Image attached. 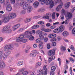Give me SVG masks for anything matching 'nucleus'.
Here are the masks:
<instances>
[{
	"label": "nucleus",
	"mask_w": 75,
	"mask_h": 75,
	"mask_svg": "<svg viewBox=\"0 0 75 75\" xmlns=\"http://www.w3.org/2000/svg\"><path fill=\"white\" fill-rule=\"evenodd\" d=\"M69 35V32L67 31H64L62 33V35L63 37H67Z\"/></svg>",
	"instance_id": "17"
},
{
	"label": "nucleus",
	"mask_w": 75,
	"mask_h": 75,
	"mask_svg": "<svg viewBox=\"0 0 75 75\" xmlns=\"http://www.w3.org/2000/svg\"><path fill=\"white\" fill-rule=\"evenodd\" d=\"M70 48L71 50H73V51H74V50H75V48H74V46L72 45H71L70 46Z\"/></svg>",
	"instance_id": "50"
},
{
	"label": "nucleus",
	"mask_w": 75,
	"mask_h": 75,
	"mask_svg": "<svg viewBox=\"0 0 75 75\" xmlns=\"http://www.w3.org/2000/svg\"><path fill=\"white\" fill-rule=\"evenodd\" d=\"M41 16H36L34 17V18H40Z\"/></svg>",
	"instance_id": "63"
},
{
	"label": "nucleus",
	"mask_w": 75,
	"mask_h": 75,
	"mask_svg": "<svg viewBox=\"0 0 75 75\" xmlns=\"http://www.w3.org/2000/svg\"><path fill=\"white\" fill-rule=\"evenodd\" d=\"M27 1L30 3H32L34 1V0H27Z\"/></svg>",
	"instance_id": "55"
},
{
	"label": "nucleus",
	"mask_w": 75,
	"mask_h": 75,
	"mask_svg": "<svg viewBox=\"0 0 75 75\" xmlns=\"http://www.w3.org/2000/svg\"><path fill=\"white\" fill-rule=\"evenodd\" d=\"M39 38L42 40L44 39V36L42 34H41L39 35Z\"/></svg>",
	"instance_id": "30"
},
{
	"label": "nucleus",
	"mask_w": 75,
	"mask_h": 75,
	"mask_svg": "<svg viewBox=\"0 0 75 75\" xmlns=\"http://www.w3.org/2000/svg\"><path fill=\"white\" fill-rule=\"evenodd\" d=\"M56 28V26L54 25H52L50 26V29H54L55 28Z\"/></svg>",
	"instance_id": "54"
},
{
	"label": "nucleus",
	"mask_w": 75,
	"mask_h": 75,
	"mask_svg": "<svg viewBox=\"0 0 75 75\" xmlns=\"http://www.w3.org/2000/svg\"><path fill=\"white\" fill-rule=\"evenodd\" d=\"M60 17L61 20H64V15L62 14H61Z\"/></svg>",
	"instance_id": "58"
},
{
	"label": "nucleus",
	"mask_w": 75,
	"mask_h": 75,
	"mask_svg": "<svg viewBox=\"0 0 75 75\" xmlns=\"http://www.w3.org/2000/svg\"><path fill=\"white\" fill-rule=\"evenodd\" d=\"M59 30L60 32L64 31V30H65V26L64 25H62L59 27Z\"/></svg>",
	"instance_id": "19"
},
{
	"label": "nucleus",
	"mask_w": 75,
	"mask_h": 75,
	"mask_svg": "<svg viewBox=\"0 0 75 75\" xmlns=\"http://www.w3.org/2000/svg\"><path fill=\"white\" fill-rule=\"evenodd\" d=\"M6 67V64L4 62H1V61L0 60V68H4Z\"/></svg>",
	"instance_id": "14"
},
{
	"label": "nucleus",
	"mask_w": 75,
	"mask_h": 75,
	"mask_svg": "<svg viewBox=\"0 0 75 75\" xmlns=\"http://www.w3.org/2000/svg\"><path fill=\"white\" fill-rule=\"evenodd\" d=\"M61 2H62V1L61 0H57L55 2V4H56L57 3H61Z\"/></svg>",
	"instance_id": "51"
},
{
	"label": "nucleus",
	"mask_w": 75,
	"mask_h": 75,
	"mask_svg": "<svg viewBox=\"0 0 75 75\" xmlns=\"http://www.w3.org/2000/svg\"><path fill=\"white\" fill-rule=\"evenodd\" d=\"M20 6L23 7V10L26 9L27 13H30L33 10V7L31 6H28V4H27L24 2H21L20 4Z\"/></svg>",
	"instance_id": "2"
},
{
	"label": "nucleus",
	"mask_w": 75,
	"mask_h": 75,
	"mask_svg": "<svg viewBox=\"0 0 75 75\" xmlns=\"http://www.w3.org/2000/svg\"><path fill=\"white\" fill-rule=\"evenodd\" d=\"M61 14H63L65 16V15L67 14L66 11L64 9H62L61 11Z\"/></svg>",
	"instance_id": "25"
},
{
	"label": "nucleus",
	"mask_w": 75,
	"mask_h": 75,
	"mask_svg": "<svg viewBox=\"0 0 75 75\" xmlns=\"http://www.w3.org/2000/svg\"><path fill=\"white\" fill-rule=\"evenodd\" d=\"M34 37L32 35H30V37L29 38V40L30 41H33V40H34Z\"/></svg>",
	"instance_id": "37"
},
{
	"label": "nucleus",
	"mask_w": 75,
	"mask_h": 75,
	"mask_svg": "<svg viewBox=\"0 0 75 75\" xmlns=\"http://www.w3.org/2000/svg\"><path fill=\"white\" fill-rule=\"evenodd\" d=\"M17 17V15L14 13H10L8 14V17L11 19L15 18Z\"/></svg>",
	"instance_id": "7"
},
{
	"label": "nucleus",
	"mask_w": 75,
	"mask_h": 75,
	"mask_svg": "<svg viewBox=\"0 0 75 75\" xmlns=\"http://www.w3.org/2000/svg\"><path fill=\"white\" fill-rule=\"evenodd\" d=\"M49 13H47L46 14V16L45 15L43 16L42 17L43 18H45V19H47V20H48L50 18L49 17Z\"/></svg>",
	"instance_id": "22"
},
{
	"label": "nucleus",
	"mask_w": 75,
	"mask_h": 75,
	"mask_svg": "<svg viewBox=\"0 0 75 75\" xmlns=\"http://www.w3.org/2000/svg\"><path fill=\"white\" fill-rule=\"evenodd\" d=\"M4 55V54L3 53V52L2 51L0 52V59H2L3 56Z\"/></svg>",
	"instance_id": "29"
},
{
	"label": "nucleus",
	"mask_w": 75,
	"mask_h": 75,
	"mask_svg": "<svg viewBox=\"0 0 75 75\" xmlns=\"http://www.w3.org/2000/svg\"><path fill=\"white\" fill-rule=\"evenodd\" d=\"M48 40V38L47 37H45L44 38V41L45 42H47Z\"/></svg>",
	"instance_id": "57"
},
{
	"label": "nucleus",
	"mask_w": 75,
	"mask_h": 75,
	"mask_svg": "<svg viewBox=\"0 0 75 75\" xmlns=\"http://www.w3.org/2000/svg\"><path fill=\"white\" fill-rule=\"evenodd\" d=\"M70 6H71V2H68L65 4V8L67 9V8H68Z\"/></svg>",
	"instance_id": "20"
},
{
	"label": "nucleus",
	"mask_w": 75,
	"mask_h": 75,
	"mask_svg": "<svg viewBox=\"0 0 75 75\" xmlns=\"http://www.w3.org/2000/svg\"><path fill=\"white\" fill-rule=\"evenodd\" d=\"M14 49V46L13 45H6L4 46V51H10V50H13Z\"/></svg>",
	"instance_id": "5"
},
{
	"label": "nucleus",
	"mask_w": 75,
	"mask_h": 75,
	"mask_svg": "<svg viewBox=\"0 0 75 75\" xmlns=\"http://www.w3.org/2000/svg\"><path fill=\"white\" fill-rule=\"evenodd\" d=\"M59 31H60L59 30V29H58V28H57L54 29L53 30V33H59Z\"/></svg>",
	"instance_id": "28"
},
{
	"label": "nucleus",
	"mask_w": 75,
	"mask_h": 75,
	"mask_svg": "<svg viewBox=\"0 0 75 75\" xmlns=\"http://www.w3.org/2000/svg\"><path fill=\"white\" fill-rule=\"evenodd\" d=\"M25 35L24 36V38H29L30 37V36L31 35Z\"/></svg>",
	"instance_id": "45"
},
{
	"label": "nucleus",
	"mask_w": 75,
	"mask_h": 75,
	"mask_svg": "<svg viewBox=\"0 0 75 75\" xmlns=\"http://www.w3.org/2000/svg\"><path fill=\"white\" fill-rule=\"evenodd\" d=\"M39 12H42L43 11V9L42 8H40L38 10Z\"/></svg>",
	"instance_id": "64"
},
{
	"label": "nucleus",
	"mask_w": 75,
	"mask_h": 75,
	"mask_svg": "<svg viewBox=\"0 0 75 75\" xmlns=\"http://www.w3.org/2000/svg\"><path fill=\"white\" fill-rule=\"evenodd\" d=\"M14 57H11L10 59H9V61H8V63H11L12 62H13V61L14 60Z\"/></svg>",
	"instance_id": "34"
},
{
	"label": "nucleus",
	"mask_w": 75,
	"mask_h": 75,
	"mask_svg": "<svg viewBox=\"0 0 75 75\" xmlns=\"http://www.w3.org/2000/svg\"><path fill=\"white\" fill-rule=\"evenodd\" d=\"M39 4L40 3L38 1H36L33 4V7L34 8H37L38 7Z\"/></svg>",
	"instance_id": "12"
},
{
	"label": "nucleus",
	"mask_w": 75,
	"mask_h": 75,
	"mask_svg": "<svg viewBox=\"0 0 75 75\" xmlns=\"http://www.w3.org/2000/svg\"><path fill=\"white\" fill-rule=\"evenodd\" d=\"M28 71H23V72L22 73V75H27L28 74Z\"/></svg>",
	"instance_id": "33"
},
{
	"label": "nucleus",
	"mask_w": 75,
	"mask_h": 75,
	"mask_svg": "<svg viewBox=\"0 0 75 75\" xmlns=\"http://www.w3.org/2000/svg\"><path fill=\"white\" fill-rule=\"evenodd\" d=\"M9 18L8 17H8L6 16L3 19V21L4 23H7L9 21Z\"/></svg>",
	"instance_id": "18"
},
{
	"label": "nucleus",
	"mask_w": 75,
	"mask_h": 75,
	"mask_svg": "<svg viewBox=\"0 0 75 75\" xmlns=\"http://www.w3.org/2000/svg\"><path fill=\"white\" fill-rule=\"evenodd\" d=\"M61 49L62 50H66V48H65V47H64V46H62V47H61Z\"/></svg>",
	"instance_id": "62"
},
{
	"label": "nucleus",
	"mask_w": 75,
	"mask_h": 75,
	"mask_svg": "<svg viewBox=\"0 0 75 75\" xmlns=\"http://www.w3.org/2000/svg\"><path fill=\"white\" fill-rule=\"evenodd\" d=\"M43 44V43L42 42H40V43L39 45V48L40 49H42V44Z\"/></svg>",
	"instance_id": "27"
},
{
	"label": "nucleus",
	"mask_w": 75,
	"mask_h": 75,
	"mask_svg": "<svg viewBox=\"0 0 75 75\" xmlns=\"http://www.w3.org/2000/svg\"><path fill=\"white\" fill-rule=\"evenodd\" d=\"M24 35L23 34H21L19 37L16 39V41L17 42H22L25 43L27 42L28 40L26 39H24Z\"/></svg>",
	"instance_id": "3"
},
{
	"label": "nucleus",
	"mask_w": 75,
	"mask_h": 75,
	"mask_svg": "<svg viewBox=\"0 0 75 75\" xmlns=\"http://www.w3.org/2000/svg\"><path fill=\"white\" fill-rule=\"evenodd\" d=\"M66 17H68V18L69 20L72 17V14L70 12H67L66 15H65Z\"/></svg>",
	"instance_id": "8"
},
{
	"label": "nucleus",
	"mask_w": 75,
	"mask_h": 75,
	"mask_svg": "<svg viewBox=\"0 0 75 75\" xmlns=\"http://www.w3.org/2000/svg\"><path fill=\"white\" fill-rule=\"evenodd\" d=\"M20 26V24H18L12 27L13 31H16Z\"/></svg>",
	"instance_id": "10"
},
{
	"label": "nucleus",
	"mask_w": 75,
	"mask_h": 75,
	"mask_svg": "<svg viewBox=\"0 0 75 75\" xmlns=\"http://www.w3.org/2000/svg\"><path fill=\"white\" fill-rule=\"evenodd\" d=\"M37 54H40V53L37 50H33V52L30 54V56L31 57H34L36 56Z\"/></svg>",
	"instance_id": "6"
},
{
	"label": "nucleus",
	"mask_w": 75,
	"mask_h": 75,
	"mask_svg": "<svg viewBox=\"0 0 75 75\" xmlns=\"http://www.w3.org/2000/svg\"><path fill=\"white\" fill-rule=\"evenodd\" d=\"M23 61H19L17 63V65L18 66H20L22 65L23 64Z\"/></svg>",
	"instance_id": "26"
},
{
	"label": "nucleus",
	"mask_w": 75,
	"mask_h": 75,
	"mask_svg": "<svg viewBox=\"0 0 75 75\" xmlns=\"http://www.w3.org/2000/svg\"><path fill=\"white\" fill-rule=\"evenodd\" d=\"M43 31H45V32H50L51 31V30L49 29H43Z\"/></svg>",
	"instance_id": "36"
},
{
	"label": "nucleus",
	"mask_w": 75,
	"mask_h": 75,
	"mask_svg": "<svg viewBox=\"0 0 75 75\" xmlns=\"http://www.w3.org/2000/svg\"><path fill=\"white\" fill-rule=\"evenodd\" d=\"M31 20V18H27L25 20V23H28V22H30Z\"/></svg>",
	"instance_id": "32"
},
{
	"label": "nucleus",
	"mask_w": 75,
	"mask_h": 75,
	"mask_svg": "<svg viewBox=\"0 0 75 75\" xmlns=\"http://www.w3.org/2000/svg\"><path fill=\"white\" fill-rule=\"evenodd\" d=\"M24 35V36L25 35H33V32L32 31H30L29 30H27L25 32Z\"/></svg>",
	"instance_id": "15"
},
{
	"label": "nucleus",
	"mask_w": 75,
	"mask_h": 75,
	"mask_svg": "<svg viewBox=\"0 0 75 75\" xmlns=\"http://www.w3.org/2000/svg\"><path fill=\"white\" fill-rule=\"evenodd\" d=\"M6 52L4 53V55L8 57V55L10 54L11 52L10 51H6Z\"/></svg>",
	"instance_id": "23"
},
{
	"label": "nucleus",
	"mask_w": 75,
	"mask_h": 75,
	"mask_svg": "<svg viewBox=\"0 0 75 75\" xmlns=\"http://www.w3.org/2000/svg\"><path fill=\"white\" fill-rule=\"evenodd\" d=\"M56 45L57 43L55 42H52V46H53V47H55V46H56Z\"/></svg>",
	"instance_id": "47"
},
{
	"label": "nucleus",
	"mask_w": 75,
	"mask_h": 75,
	"mask_svg": "<svg viewBox=\"0 0 75 75\" xmlns=\"http://www.w3.org/2000/svg\"><path fill=\"white\" fill-rule=\"evenodd\" d=\"M26 13L25 10H22L20 12V13L21 14H25Z\"/></svg>",
	"instance_id": "42"
},
{
	"label": "nucleus",
	"mask_w": 75,
	"mask_h": 75,
	"mask_svg": "<svg viewBox=\"0 0 75 75\" xmlns=\"http://www.w3.org/2000/svg\"><path fill=\"white\" fill-rule=\"evenodd\" d=\"M41 3V4H44L45 3L46 5H50L49 8H51L54 6V2L52 0H38Z\"/></svg>",
	"instance_id": "1"
},
{
	"label": "nucleus",
	"mask_w": 75,
	"mask_h": 75,
	"mask_svg": "<svg viewBox=\"0 0 75 75\" xmlns=\"http://www.w3.org/2000/svg\"><path fill=\"white\" fill-rule=\"evenodd\" d=\"M56 69V68H55V67L54 66L52 67L51 68V70L53 72H54L55 71V69Z\"/></svg>",
	"instance_id": "40"
},
{
	"label": "nucleus",
	"mask_w": 75,
	"mask_h": 75,
	"mask_svg": "<svg viewBox=\"0 0 75 75\" xmlns=\"http://www.w3.org/2000/svg\"><path fill=\"white\" fill-rule=\"evenodd\" d=\"M2 58L4 60V61H5L6 60V59H7V56H4V55Z\"/></svg>",
	"instance_id": "46"
},
{
	"label": "nucleus",
	"mask_w": 75,
	"mask_h": 75,
	"mask_svg": "<svg viewBox=\"0 0 75 75\" xmlns=\"http://www.w3.org/2000/svg\"><path fill=\"white\" fill-rule=\"evenodd\" d=\"M0 2L1 4H3L4 7H6V4L5 3V1L4 0H0Z\"/></svg>",
	"instance_id": "24"
},
{
	"label": "nucleus",
	"mask_w": 75,
	"mask_h": 75,
	"mask_svg": "<svg viewBox=\"0 0 75 75\" xmlns=\"http://www.w3.org/2000/svg\"><path fill=\"white\" fill-rule=\"evenodd\" d=\"M36 34L37 35H40V34H42V32L41 30H37L36 32Z\"/></svg>",
	"instance_id": "31"
},
{
	"label": "nucleus",
	"mask_w": 75,
	"mask_h": 75,
	"mask_svg": "<svg viewBox=\"0 0 75 75\" xmlns=\"http://www.w3.org/2000/svg\"><path fill=\"white\" fill-rule=\"evenodd\" d=\"M47 49H50L51 48V46L50 45V44H48L47 45Z\"/></svg>",
	"instance_id": "60"
},
{
	"label": "nucleus",
	"mask_w": 75,
	"mask_h": 75,
	"mask_svg": "<svg viewBox=\"0 0 75 75\" xmlns=\"http://www.w3.org/2000/svg\"><path fill=\"white\" fill-rule=\"evenodd\" d=\"M55 59V56L54 55H52L50 57H49L48 58V61L49 63H50L52 61H53Z\"/></svg>",
	"instance_id": "16"
},
{
	"label": "nucleus",
	"mask_w": 75,
	"mask_h": 75,
	"mask_svg": "<svg viewBox=\"0 0 75 75\" xmlns=\"http://www.w3.org/2000/svg\"><path fill=\"white\" fill-rule=\"evenodd\" d=\"M2 31L3 33H11L12 32V30L10 29V26L8 25L4 27Z\"/></svg>",
	"instance_id": "4"
},
{
	"label": "nucleus",
	"mask_w": 75,
	"mask_h": 75,
	"mask_svg": "<svg viewBox=\"0 0 75 75\" xmlns=\"http://www.w3.org/2000/svg\"><path fill=\"white\" fill-rule=\"evenodd\" d=\"M60 3V4L56 8V10L57 11H58L59 10H60L62 8V6H63V3H62V2Z\"/></svg>",
	"instance_id": "9"
},
{
	"label": "nucleus",
	"mask_w": 75,
	"mask_h": 75,
	"mask_svg": "<svg viewBox=\"0 0 75 75\" xmlns=\"http://www.w3.org/2000/svg\"><path fill=\"white\" fill-rule=\"evenodd\" d=\"M25 30V29L23 28H21L18 31L19 33H20L21 32H22V31H23V30Z\"/></svg>",
	"instance_id": "48"
},
{
	"label": "nucleus",
	"mask_w": 75,
	"mask_h": 75,
	"mask_svg": "<svg viewBox=\"0 0 75 75\" xmlns=\"http://www.w3.org/2000/svg\"><path fill=\"white\" fill-rule=\"evenodd\" d=\"M72 33L73 34H75V28H73L72 30Z\"/></svg>",
	"instance_id": "53"
},
{
	"label": "nucleus",
	"mask_w": 75,
	"mask_h": 75,
	"mask_svg": "<svg viewBox=\"0 0 75 75\" xmlns=\"http://www.w3.org/2000/svg\"><path fill=\"white\" fill-rule=\"evenodd\" d=\"M69 60L72 63H74V59L72 57H70L69 58Z\"/></svg>",
	"instance_id": "44"
},
{
	"label": "nucleus",
	"mask_w": 75,
	"mask_h": 75,
	"mask_svg": "<svg viewBox=\"0 0 75 75\" xmlns=\"http://www.w3.org/2000/svg\"><path fill=\"white\" fill-rule=\"evenodd\" d=\"M38 24H40V25H42L44 24V22L42 21H39L38 22Z\"/></svg>",
	"instance_id": "43"
},
{
	"label": "nucleus",
	"mask_w": 75,
	"mask_h": 75,
	"mask_svg": "<svg viewBox=\"0 0 75 75\" xmlns=\"http://www.w3.org/2000/svg\"><path fill=\"white\" fill-rule=\"evenodd\" d=\"M69 19L68 18H67L65 21L64 24L67 25V24H68L69 23Z\"/></svg>",
	"instance_id": "35"
},
{
	"label": "nucleus",
	"mask_w": 75,
	"mask_h": 75,
	"mask_svg": "<svg viewBox=\"0 0 75 75\" xmlns=\"http://www.w3.org/2000/svg\"><path fill=\"white\" fill-rule=\"evenodd\" d=\"M48 37L49 38H53L52 33H51L49 35Z\"/></svg>",
	"instance_id": "59"
},
{
	"label": "nucleus",
	"mask_w": 75,
	"mask_h": 75,
	"mask_svg": "<svg viewBox=\"0 0 75 75\" xmlns=\"http://www.w3.org/2000/svg\"><path fill=\"white\" fill-rule=\"evenodd\" d=\"M6 11L10 12L12 10V7L11 6V5H8L7 6L6 8Z\"/></svg>",
	"instance_id": "13"
},
{
	"label": "nucleus",
	"mask_w": 75,
	"mask_h": 75,
	"mask_svg": "<svg viewBox=\"0 0 75 75\" xmlns=\"http://www.w3.org/2000/svg\"><path fill=\"white\" fill-rule=\"evenodd\" d=\"M57 39L58 41H61L62 40V37L61 36H58L57 38Z\"/></svg>",
	"instance_id": "52"
},
{
	"label": "nucleus",
	"mask_w": 75,
	"mask_h": 75,
	"mask_svg": "<svg viewBox=\"0 0 75 75\" xmlns=\"http://www.w3.org/2000/svg\"><path fill=\"white\" fill-rule=\"evenodd\" d=\"M50 41L52 42V41H57V39L55 38H52L50 39Z\"/></svg>",
	"instance_id": "41"
},
{
	"label": "nucleus",
	"mask_w": 75,
	"mask_h": 75,
	"mask_svg": "<svg viewBox=\"0 0 75 75\" xmlns=\"http://www.w3.org/2000/svg\"><path fill=\"white\" fill-rule=\"evenodd\" d=\"M70 72L71 75H72V67H71L70 68Z\"/></svg>",
	"instance_id": "56"
},
{
	"label": "nucleus",
	"mask_w": 75,
	"mask_h": 75,
	"mask_svg": "<svg viewBox=\"0 0 75 75\" xmlns=\"http://www.w3.org/2000/svg\"><path fill=\"white\" fill-rule=\"evenodd\" d=\"M41 39L40 38L36 40V43H38V42H40H40H42V41H41Z\"/></svg>",
	"instance_id": "39"
},
{
	"label": "nucleus",
	"mask_w": 75,
	"mask_h": 75,
	"mask_svg": "<svg viewBox=\"0 0 75 75\" xmlns=\"http://www.w3.org/2000/svg\"><path fill=\"white\" fill-rule=\"evenodd\" d=\"M6 6H8V5H10L9 4H10V2L8 0H7L6 1Z\"/></svg>",
	"instance_id": "61"
},
{
	"label": "nucleus",
	"mask_w": 75,
	"mask_h": 75,
	"mask_svg": "<svg viewBox=\"0 0 75 75\" xmlns=\"http://www.w3.org/2000/svg\"><path fill=\"white\" fill-rule=\"evenodd\" d=\"M25 71V68H23L19 69L18 71L20 72H23V71Z\"/></svg>",
	"instance_id": "38"
},
{
	"label": "nucleus",
	"mask_w": 75,
	"mask_h": 75,
	"mask_svg": "<svg viewBox=\"0 0 75 75\" xmlns=\"http://www.w3.org/2000/svg\"><path fill=\"white\" fill-rule=\"evenodd\" d=\"M41 65V62H37L35 65V68H37L38 67H40Z\"/></svg>",
	"instance_id": "21"
},
{
	"label": "nucleus",
	"mask_w": 75,
	"mask_h": 75,
	"mask_svg": "<svg viewBox=\"0 0 75 75\" xmlns=\"http://www.w3.org/2000/svg\"><path fill=\"white\" fill-rule=\"evenodd\" d=\"M55 54V50H50L49 51V52L48 53V55L49 56H51L52 55H54Z\"/></svg>",
	"instance_id": "11"
},
{
	"label": "nucleus",
	"mask_w": 75,
	"mask_h": 75,
	"mask_svg": "<svg viewBox=\"0 0 75 75\" xmlns=\"http://www.w3.org/2000/svg\"><path fill=\"white\" fill-rule=\"evenodd\" d=\"M55 12H54L52 14V18L53 19H54L55 18Z\"/></svg>",
	"instance_id": "49"
}]
</instances>
